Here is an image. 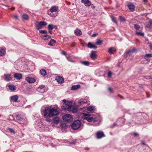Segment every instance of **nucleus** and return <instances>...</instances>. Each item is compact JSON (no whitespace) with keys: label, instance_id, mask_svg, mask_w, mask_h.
Returning <instances> with one entry per match:
<instances>
[{"label":"nucleus","instance_id":"f257e3e1","mask_svg":"<svg viewBox=\"0 0 152 152\" xmlns=\"http://www.w3.org/2000/svg\"><path fill=\"white\" fill-rule=\"evenodd\" d=\"M43 113L45 117H51L58 114L59 112L55 108H51L50 107H46L45 108Z\"/></svg>","mask_w":152,"mask_h":152},{"label":"nucleus","instance_id":"f03ea898","mask_svg":"<svg viewBox=\"0 0 152 152\" xmlns=\"http://www.w3.org/2000/svg\"><path fill=\"white\" fill-rule=\"evenodd\" d=\"M80 121L79 120H77L73 123L72 127L74 129H77L80 127Z\"/></svg>","mask_w":152,"mask_h":152},{"label":"nucleus","instance_id":"7ed1b4c3","mask_svg":"<svg viewBox=\"0 0 152 152\" xmlns=\"http://www.w3.org/2000/svg\"><path fill=\"white\" fill-rule=\"evenodd\" d=\"M63 119L67 122H70L72 120V117L71 115L69 114L64 115L63 117Z\"/></svg>","mask_w":152,"mask_h":152},{"label":"nucleus","instance_id":"20e7f679","mask_svg":"<svg viewBox=\"0 0 152 152\" xmlns=\"http://www.w3.org/2000/svg\"><path fill=\"white\" fill-rule=\"evenodd\" d=\"M83 116L84 119L86 120L89 122H91L93 121V118L91 117L90 115L88 114L83 113Z\"/></svg>","mask_w":152,"mask_h":152},{"label":"nucleus","instance_id":"39448f33","mask_svg":"<svg viewBox=\"0 0 152 152\" xmlns=\"http://www.w3.org/2000/svg\"><path fill=\"white\" fill-rule=\"evenodd\" d=\"M71 104V103L70 102L67 101L66 103H64L62 104L61 106L62 109L63 110H68Z\"/></svg>","mask_w":152,"mask_h":152},{"label":"nucleus","instance_id":"423d86ee","mask_svg":"<svg viewBox=\"0 0 152 152\" xmlns=\"http://www.w3.org/2000/svg\"><path fill=\"white\" fill-rule=\"evenodd\" d=\"M68 111L74 113L77 112V109L76 107L74 106H71V105Z\"/></svg>","mask_w":152,"mask_h":152},{"label":"nucleus","instance_id":"0eeeda50","mask_svg":"<svg viewBox=\"0 0 152 152\" xmlns=\"http://www.w3.org/2000/svg\"><path fill=\"white\" fill-rule=\"evenodd\" d=\"M55 80L57 81L58 83L61 84L64 82V78L60 76H57L55 78Z\"/></svg>","mask_w":152,"mask_h":152},{"label":"nucleus","instance_id":"6e6552de","mask_svg":"<svg viewBox=\"0 0 152 152\" xmlns=\"http://www.w3.org/2000/svg\"><path fill=\"white\" fill-rule=\"evenodd\" d=\"M96 137L98 139L102 138L105 136L103 132L102 131H99L96 133Z\"/></svg>","mask_w":152,"mask_h":152},{"label":"nucleus","instance_id":"1a4fd4ad","mask_svg":"<svg viewBox=\"0 0 152 152\" xmlns=\"http://www.w3.org/2000/svg\"><path fill=\"white\" fill-rule=\"evenodd\" d=\"M129 9L132 12H134L135 10V6L132 3L128 4L127 5Z\"/></svg>","mask_w":152,"mask_h":152},{"label":"nucleus","instance_id":"9d476101","mask_svg":"<svg viewBox=\"0 0 152 152\" xmlns=\"http://www.w3.org/2000/svg\"><path fill=\"white\" fill-rule=\"evenodd\" d=\"M81 2L86 6H89L91 4V2L88 0H81Z\"/></svg>","mask_w":152,"mask_h":152},{"label":"nucleus","instance_id":"9b49d317","mask_svg":"<svg viewBox=\"0 0 152 152\" xmlns=\"http://www.w3.org/2000/svg\"><path fill=\"white\" fill-rule=\"evenodd\" d=\"M90 56L91 59L95 60L97 58V55L96 54L95 52L92 51L91 53Z\"/></svg>","mask_w":152,"mask_h":152},{"label":"nucleus","instance_id":"f8f14e48","mask_svg":"<svg viewBox=\"0 0 152 152\" xmlns=\"http://www.w3.org/2000/svg\"><path fill=\"white\" fill-rule=\"evenodd\" d=\"M26 80L29 83H32L35 81V79L32 77H27L26 78Z\"/></svg>","mask_w":152,"mask_h":152},{"label":"nucleus","instance_id":"ddd939ff","mask_svg":"<svg viewBox=\"0 0 152 152\" xmlns=\"http://www.w3.org/2000/svg\"><path fill=\"white\" fill-rule=\"evenodd\" d=\"M56 41L53 39H51L48 43V45L51 46H54L55 45Z\"/></svg>","mask_w":152,"mask_h":152},{"label":"nucleus","instance_id":"4468645a","mask_svg":"<svg viewBox=\"0 0 152 152\" xmlns=\"http://www.w3.org/2000/svg\"><path fill=\"white\" fill-rule=\"evenodd\" d=\"M10 75L8 74L4 75V79L6 81H10L11 79Z\"/></svg>","mask_w":152,"mask_h":152},{"label":"nucleus","instance_id":"2eb2a0df","mask_svg":"<svg viewBox=\"0 0 152 152\" xmlns=\"http://www.w3.org/2000/svg\"><path fill=\"white\" fill-rule=\"evenodd\" d=\"M18 98V96L17 95H14L11 97V100L14 102H17Z\"/></svg>","mask_w":152,"mask_h":152},{"label":"nucleus","instance_id":"dca6fc26","mask_svg":"<svg viewBox=\"0 0 152 152\" xmlns=\"http://www.w3.org/2000/svg\"><path fill=\"white\" fill-rule=\"evenodd\" d=\"M14 77L17 79L20 80L22 78V75L21 74L16 73L14 75Z\"/></svg>","mask_w":152,"mask_h":152},{"label":"nucleus","instance_id":"f3484780","mask_svg":"<svg viewBox=\"0 0 152 152\" xmlns=\"http://www.w3.org/2000/svg\"><path fill=\"white\" fill-rule=\"evenodd\" d=\"M41 37L44 40H47L50 38L51 36L47 34L44 36L43 35L41 36Z\"/></svg>","mask_w":152,"mask_h":152},{"label":"nucleus","instance_id":"a211bd4d","mask_svg":"<svg viewBox=\"0 0 152 152\" xmlns=\"http://www.w3.org/2000/svg\"><path fill=\"white\" fill-rule=\"evenodd\" d=\"M88 47L91 48H96L97 47L95 45L92 44L91 42H89L88 44Z\"/></svg>","mask_w":152,"mask_h":152},{"label":"nucleus","instance_id":"6ab92c4d","mask_svg":"<svg viewBox=\"0 0 152 152\" xmlns=\"http://www.w3.org/2000/svg\"><path fill=\"white\" fill-rule=\"evenodd\" d=\"M40 72L41 74L43 76L46 75L47 74V73L46 72V70L44 69H41Z\"/></svg>","mask_w":152,"mask_h":152},{"label":"nucleus","instance_id":"aec40b11","mask_svg":"<svg viewBox=\"0 0 152 152\" xmlns=\"http://www.w3.org/2000/svg\"><path fill=\"white\" fill-rule=\"evenodd\" d=\"M59 121V118L58 117H56L53 119V123L57 124Z\"/></svg>","mask_w":152,"mask_h":152},{"label":"nucleus","instance_id":"412c9836","mask_svg":"<svg viewBox=\"0 0 152 152\" xmlns=\"http://www.w3.org/2000/svg\"><path fill=\"white\" fill-rule=\"evenodd\" d=\"M5 49L0 48V56H2L4 54Z\"/></svg>","mask_w":152,"mask_h":152},{"label":"nucleus","instance_id":"4be33fe9","mask_svg":"<svg viewBox=\"0 0 152 152\" xmlns=\"http://www.w3.org/2000/svg\"><path fill=\"white\" fill-rule=\"evenodd\" d=\"M74 32L76 35L77 36H80L82 34V33L81 31L80 30L77 29L74 31Z\"/></svg>","mask_w":152,"mask_h":152},{"label":"nucleus","instance_id":"5701e85b","mask_svg":"<svg viewBox=\"0 0 152 152\" xmlns=\"http://www.w3.org/2000/svg\"><path fill=\"white\" fill-rule=\"evenodd\" d=\"M47 25V23L45 21H40L39 24V26L41 27L42 26H46Z\"/></svg>","mask_w":152,"mask_h":152},{"label":"nucleus","instance_id":"b1692460","mask_svg":"<svg viewBox=\"0 0 152 152\" xmlns=\"http://www.w3.org/2000/svg\"><path fill=\"white\" fill-rule=\"evenodd\" d=\"M16 119L18 121H21L23 120L22 118L20 116V115L18 114L15 115Z\"/></svg>","mask_w":152,"mask_h":152},{"label":"nucleus","instance_id":"393cba45","mask_svg":"<svg viewBox=\"0 0 152 152\" xmlns=\"http://www.w3.org/2000/svg\"><path fill=\"white\" fill-rule=\"evenodd\" d=\"M146 27L149 28H152V21L149 20L147 23Z\"/></svg>","mask_w":152,"mask_h":152},{"label":"nucleus","instance_id":"a878e982","mask_svg":"<svg viewBox=\"0 0 152 152\" xmlns=\"http://www.w3.org/2000/svg\"><path fill=\"white\" fill-rule=\"evenodd\" d=\"M80 87V86L79 85L73 86L71 88V89L73 90H76L77 89L79 88Z\"/></svg>","mask_w":152,"mask_h":152},{"label":"nucleus","instance_id":"bb28decb","mask_svg":"<svg viewBox=\"0 0 152 152\" xmlns=\"http://www.w3.org/2000/svg\"><path fill=\"white\" fill-rule=\"evenodd\" d=\"M50 11L51 12H55L57 11V9L55 6H54L50 9Z\"/></svg>","mask_w":152,"mask_h":152},{"label":"nucleus","instance_id":"cd10ccee","mask_svg":"<svg viewBox=\"0 0 152 152\" xmlns=\"http://www.w3.org/2000/svg\"><path fill=\"white\" fill-rule=\"evenodd\" d=\"M87 110L90 112L93 111L95 110V107H94L90 106L87 108Z\"/></svg>","mask_w":152,"mask_h":152},{"label":"nucleus","instance_id":"c85d7f7f","mask_svg":"<svg viewBox=\"0 0 152 152\" xmlns=\"http://www.w3.org/2000/svg\"><path fill=\"white\" fill-rule=\"evenodd\" d=\"M80 63L86 66H88L90 64L89 62L88 61H80Z\"/></svg>","mask_w":152,"mask_h":152},{"label":"nucleus","instance_id":"c756f323","mask_svg":"<svg viewBox=\"0 0 152 152\" xmlns=\"http://www.w3.org/2000/svg\"><path fill=\"white\" fill-rule=\"evenodd\" d=\"M103 41L100 39H98L95 43V45H101Z\"/></svg>","mask_w":152,"mask_h":152},{"label":"nucleus","instance_id":"7c9ffc66","mask_svg":"<svg viewBox=\"0 0 152 152\" xmlns=\"http://www.w3.org/2000/svg\"><path fill=\"white\" fill-rule=\"evenodd\" d=\"M136 51V48H134L132 50H129L128 52H127L126 54L127 55L130 54L132 53H133L134 52Z\"/></svg>","mask_w":152,"mask_h":152},{"label":"nucleus","instance_id":"2f4dec72","mask_svg":"<svg viewBox=\"0 0 152 152\" xmlns=\"http://www.w3.org/2000/svg\"><path fill=\"white\" fill-rule=\"evenodd\" d=\"M9 89L12 91H14L15 89V87L14 85H9L8 86Z\"/></svg>","mask_w":152,"mask_h":152},{"label":"nucleus","instance_id":"473e14b6","mask_svg":"<svg viewBox=\"0 0 152 152\" xmlns=\"http://www.w3.org/2000/svg\"><path fill=\"white\" fill-rule=\"evenodd\" d=\"M22 18L26 20H28V16L26 14H24L22 15Z\"/></svg>","mask_w":152,"mask_h":152},{"label":"nucleus","instance_id":"72a5a7b5","mask_svg":"<svg viewBox=\"0 0 152 152\" xmlns=\"http://www.w3.org/2000/svg\"><path fill=\"white\" fill-rule=\"evenodd\" d=\"M149 57H152V54H147L145 56V58L147 60H148L147 58Z\"/></svg>","mask_w":152,"mask_h":152},{"label":"nucleus","instance_id":"f704fd0d","mask_svg":"<svg viewBox=\"0 0 152 152\" xmlns=\"http://www.w3.org/2000/svg\"><path fill=\"white\" fill-rule=\"evenodd\" d=\"M48 30H52L53 29V25L49 24L48 25Z\"/></svg>","mask_w":152,"mask_h":152},{"label":"nucleus","instance_id":"c9c22d12","mask_svg":"<svg viewBox=\"0 0 152 152\" xmlns=\"http://www.w3.org/2000/svg\"><path fill=\"white\" fill-rule=\"evenodd\" d=\"M40 33H42L43 34H46L47 33V31L46 30H40L39 31Z\"/></svg>","mask_w":152,"mask_h":152},{"label":"nucleus","instance_id":"e433bc0d","mask_svg":"<svg viewBox=\"0 0 152 152\" xmlns=\"http://www.w3.org/2000/svg\"><path fill=\"white\" fill-rule=\"evenodd\" d=\"M114 48H111L109 49L108 50V52L110 53V54H113L112 51L114 50Z\"/></svg>","mask_w":152,"mask_h":152},{"label":"nucleus","instance_id":"4c0bfd02","mask_svg":"<svg viewBox=\"0 0 152 152\" xmlns=\"http://www.w3.org/2000/svg\"><path fill=\"white\" fill-rule=\"evenodd\" d=\"M119 18L121 21L124 22L125 21V19L124 17L121 16H119Z\"/></svg>","mask_w":152,"mask_h":152},{"label":"nucleus","instance_id":"58836bf2","mask_svg":"<svg viewBox=\"0 0 152 152\" xmlns=\"http://www.w3.org/2000/svg\"><path fill=\"white\" fill-rule=\"evenodd\" d=\"M134 28L136 30H138L140 28V26L137 24H134Z\"/></svg>","mask_w":152,"mask_h":152},{"label":"nucleus","instance_id":"ea45409f","mask_svg":"<svg viewBox=\"0 0 152 152\" xmlns=\"http://www.w3.org/2000/svg\"><path fill=\"white\" fill-rule=\"evenodd\" d=\"M136 34L137 35H140L142 36H143L144 35V33L141 32H137L136 33Z\"/></svg>","mask_w":152,"mask_h":152},{"label":"nucleus","instance_id":"a19ab883","mask_svg":"<svg viewBox=\"0 0 152 152\" xmlns=\"http://www.w3.org/2000/svg\"><path fill=\"white\" fill-rule=\"evenodd\" d=\"M111 18H112V20L113 22H114L115 23L117 24V22L116 19L115 18V17H114L113 16H112V17Z\"/></svg>","mask_w":152,"mask_h":152},{"label":"nucleus","instance_id":"79ce46f5","mask_svg":"<svg viewBox=\"0 0 152 152\" xmlns=\"http://www.w3.org/2000/svg\"><path fill=\"white\" fill-rule=\"evenodd\" d=\"M67 59L70 62H74V61H73V60L70 57H67Z\"/></svg>","mask_w":152,"mask_h":152},{"label":"nucleus","instance_id":"37998d69","mask_svg":"<svg viewBox=\"0 0 152 152\" xmlns=\"http://www.w3.org/2000/svg\"><path fill=\"white\" fill-rule=\"evenodd\" d=\"M8 129L10 133H15V131L14 130L12 129L9 128Z\"/></svg>","mask_w":152,"mask_h":152},{"label":"nucleus","instance_id":"c03bdc74","mask_svg":"<svg viewBox=\"0 0 152 152\" xmlns=\"http://www.w3.org/2000/svg\"><path fill=\"white\" fill-rule=\"evenodd\" d=\"M85 100H86L85 99H84L83 100V101H79V104H80V105H81V104H82L83 103H85L86 102L85 101Z\"/></svg>","mask_w":152,"mask_h":152},{"label":"nucleus","instance_id":"a18cd8bd","mask_svg":"<svg viewBox=\"0 0 152 152\" xmlns=\"http://www.w3.org/2000/svg\"><path fill=\"white\" fill-rule=\"evenodd\" d=\"M111 75H112L111 72L110 71L109 72L108 74V77H110L111 76Z\"/></svg>","mask_w":152,"mask_h":152},{"label":"nucleus","instance_id":"49530a36","mask_svg":"<svg viewBox=\"0 0 152 152\" xmlns=\"http://www.w3.org/2000/svg\"><path fill=\"white\" fill-rule=\"evenodd\" d=\"M147 15H148V14L147 13H144L141 14V15L142 16H145V17H146L147 16Z\"/></svg>","mask_w":152,"mask_h":152},{"label":"nucleus","instance_id":"de8ad7c7","mask_svg":"<svg viewBox=\"0 0 152 152\" xmlns=\"http://www.w3.org/2000/svg\"><path fill=\"white\" fill-rule=\"evenodd\" d=\"M108 90L111 93H112L113 92V90H112V89L110 88V87H109L108 88Z\"/></svg>","mask_w":152,"mask_h":152},{"label":"nucleus","instance_id":"09e8293b","mask_svg":"<svg viewBox=\"0 0 152 152\" xmlns=\"http://www.w3.org/2000/svg\"><path fill=\"white\" fill-rule=\"evenodd\" d=\"M44 87H45V86H44L41 85V86H39V88L42 89V88H44Z\"/></svg>","mask_w":152,"mask_h":152},{"label":"nucleus","instance_id":"8fccbe9b","mask_svg":"<svg viewBox=\"0 0 152 152\" xmlns=\"http://www.w3.org/2000/svg\"><path fill=\"white\" fill-rule=\"evenodd\" d=\"M14 18L17 20H18V16L17 15H15L14 16Z\"/></svg>","mask_w":152,"mask_h":152},{"label":"nucleus","instance_id":"3c124183","mask_svg":"<svg viewBox=\"0 0 152 152\" xmlns=\"http://www.w3.org/2000/svg\"><path fill=\"white\" fill-rule=\"evenodd\" d=\"M97 33H95V34H93L91 36L92 37H96V36H97Z\"/></svg>","mask_w":152,"mask_h":152},{"label":"nucleus","instance_id":"603ef678","mask_svg":"<svg viewBox=\"0 0 152 152\" xmlns=\"http://www.w3.org/2000/svg\"><path fill=\"white\" fill-rule=\"evenodd\" d=\"M63 102H64V103H66L67 101L65 99H64L63 100Z\"/></svg>","mask_w":152,"mask_h":152},{"label":"nucleus","instance_id":"864d4df0","mask_svg":"<svg viewBox=\"0 0 152 152\" xmlns=\"http://www.w3.org/2000/svg\"><path fill=\"white\" fill-rule=\"evenodd\" d=\"M62 54L63 55H65L66 54V52L65 51H63L62 53Z\"/></svg>","mask_w":152,"mask_h":152},{"label":"nucleus","instance_id":"5fc2aeb1","mask_svg":"<svg viewBox=\"0 0 152 152\" xmlns=\"http://www.w3.org/2000/svg\"><path fill=\"white\" fill-rule=\"evenodd\" d=\"M52 30H48V32L51 34H52Z\"/></svg>","mask_w":152,"mask_h":152},{"label":"nucleus","instance_id":"6e6d98bb","mask_svg":"<svg viewBox=\"0 0 152 152\" xmlns=\"http://www.w3.org/2000/svg\"><path fill=\"white\" fill-rule=\"evenodd\" d=\"M141 142L144 145H145V142L144 141L142 140V141H141Z\"/></svg>","mask_w":152,"mask_h":152},{"label":"nucleus","instance_id":"4d7b16f0","mask_svg":"<svg viewBox=\"0 0 152 152\" xmlns=\"http://www.w3.org/2000/svg\"><path fill=\"white\" fill-rule=\"evenodd\" d=\"M143 1L145 3H147L148 2V0H143Z\"/></svg>","mask_w":152,"mask_h":152},{"label":"nucleus","instance_id":"13d9d810","mask_svg":"<svg viewBox=\"0 0 152 152\" xmlns=\"http://www.w3.org/2000/svg\"><path fill=\"white\" fill-rule=\"evenodd\" d=\"M53 28L56 29L57 28V26H53Z\"/></svg>","mask_w":152,"mask_h":152},{"label":"nucleus","instance_id":"bf43d9fd","mask_svg":"<svg viewBox=\"0 0 152 152\" xmlns=\"http://www.w3.org/2000/svg\"><path fill=\"white\" fill-rule=\"evenodd\" d=\"M150 49L151 50H152V45L149 46Z\"/></svg>","mask_w":152,"mask_h":152},{"label":"nucleus","instance_id":"052dcab7","mask_svg":"<svg viewBox=\"0 0 152 152\" xmlns=\"http://www.w3.org/2000/svg\"><path fill=\"white\" fill-rule=\"evenodd\" d=\"M137 134L136 133H134V135L135 136H137Z\"/></svg>","mask_w":152,"mask_h":152},{"label":"nucleus","instance_id":"680f3d73","mask_svg":"<svg viewBox=\"0 0 152 152\" xmlns=\"http://www.w3.org/2000/svg\"><path fill=\"white\" fill-rule=\"evenodd\" d=\"M14 9H15V7H14L11 8V10H14Z\"/></svg>","mask_w":152,"mask_h":152},{"label":"nucleus","instance_id":"e2e57ef3","mask_svg":"<svg viewBox=\"0 0 152 152\" xmlns=\"http://www.w3.org/2000/svg\"><path fill=\"white\" fill-rule=\"evenodd\" d=\"M116 123H114L113 124V125L114 126H116Z\"/></svg>","mask_w":152,"mask_h":152},{"label":"nucleus","instance_id":"0e129e2a","mask_svg":"<svg viewBox=\"0 0 152 152\" xmlns=\"http://www.w3.org/2000/svg\"><path fill=\"white\" fill-rule=\"evenodd\" d=\"M147 96H148V97H149V95H148V94H147Z\"/></svg>","mask_w":152,"mask_h":152},{"label":"nucleus","instance_id":"69168bd1","mask_svg":"<svg viewBox=\"0 0 152 152\" xmlns=\"http://www.w3.org/2000/svg\"><path fill=\"white\" fill-rule=\"evenodd\" d=\"M88 33L89 34H90V33L91 32H90L89 31Z\"/></svg>","mask_w":152,"mask_h":152}]
</instances>
